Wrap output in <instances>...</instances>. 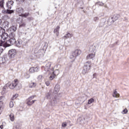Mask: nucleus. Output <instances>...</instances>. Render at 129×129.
I'll list each match as a JSON object with an SVG mask.
<instances>
[{
	"label": "nucleus",
	"instance_id": "nucleus-25",
	"mask_svg": "<svg viewBox=\"0 0 129 129\" xmlns=\"http://www.w3.org/2000/svg\"><path fill=\"white\" fill-rule=\"evenodd\" d=\"M36 86V83L33 82V83H31L29 84V87L30 88H33L34 87H35Z\"/></svg>",
	"mask_w": 129,
	"mask_h": 129
},
{
	"label": "nucleus",
	"instance_id": "nucleus-39",
	"mask_svg": "<svg viewBox=\"0 0 129 129\" xmlns=\"http://www.w3.org/2000/svg\"><path fill=\"white\" fill-rule=\"evenodd\" d=\"M34 72H38V71H39V67H34Z\"/></svg>",
	"mask_w": 129,
	"mask_h": 129
},
{
	"label": "nucleus",
	"instance_id": "nucleus-10",
	"mask_svg": "<svg viewBox=\"0 0 129 129\" xmlns=\"http://www.w3.org/2000/svg\"><path fill=\"white\" fill-rule=\"evenodd\" d=\"M9 58H14L16 55V49H12L9 51Z\"/></svg>",
	"mask_w": 129,
	"mask_h": 129
},
{
	"label": "nucleus",
	"instance_id": "nucleus-23",
	"mask_svg": "<svg viewBox=\"0 0 129 129\" xmlns=\"http://www.w3.org/2000/svg\"><path fill=\"white\" fill-rule=\"evenodd\" d=\"M17 12L19 13V14H23L24 13V10H23V8H18L17 10Z\"/></svg>",
	"mask_w": 129,
	"mask_h": 129
},
{
	"label": "nucleus",
	"instance_id": "nucleus-43",
	"mask_svg": "<svg viewBox=\"0 0 129 129\" xmlns=\"http://www.w3.org/2000/svg\"><path fill=\"white\" fill-rule=\"evenodd\" d=\"M18 43H17V46L18 47L20 46V45H21V44H22V41H18Z\"/></svg>",
	"mask_w": 129,
	"mask_h": 129
},
{
	"label": "nucleus",
	"instance_id": "nucleus-18",
	"mask_svg": "<svg viewBox=\"0 0 129 129\" xmlns=\"http://www.w3.org/2000/svg\"><path fill=\"white\" fill-rule=\"evenodd\" d=\"M5 101H6V98L5 97H0V106L3 105V104H4L5 103Z\"/></svg>",
	"mask_w": 129,
	"mask_h": 129
},
{
	"label": "nucleus",
	"instance_id": "nucleus-42",
	"mask_svg": "<svg viewBox=\"0 0 129 129\" xmlns=\"http://www.w3.org/2000/svg\"><path fill=\"white\" fill-rule=\"evenodd\" d=\"M46 98L49 99L51 97V94L50 93H47L46 96Z\"/></svg>",
	"mask_w": 129,
	"mask_h": 129
},
{
	"label": "nucleus",
	"instance_id": "nucleus-46",
	"mask_svg": "<svg viewBox=\"0 0 129 129\" xmlns=\"http://www.w3.org/2000/svg\"><path fill=\"white\" fill-rule=\"evenodd\" d=\"M17 1L20 3H24V2H25V0H17Z\"/></svg>",
	"mask_w": 129,
	"mask_h": 129
},
{
	"label": "nucleus",
	"instance_id": "nucleus-53",
	"mask_svg": "<svg viewBox=\"0 0 129 129\" xmlns=\"http://www.w3.org/2000/svg\"><path fill=\"white\" fill-rule=\"evenodd\" d=\"M13 129H18V128L17 127V126H14V127H13Z\"/></svg>",
	"mask_w": 129,
	"mask_h": 129
},
{
	"label": "nucleus",
	"instance_id": "nucleus-15",
	"mask_svg": "<svg viewBox=\"0 0 129 129\" xmlns=\"http://www.w3.org/2000/svg\"><path fill=\"white\" fill-rule=\"evenodd\" d=\"M59 31H60V26H57L54 29L53 31V33L54 34H56V36L58 37V36H59Z\"/></svg>",
	"mask_w": 129,
	"mask_h": 129
},
{
	"label": "nucleus",
	"instance_id": "nucleus-44",
	"mask_svg": "<svg viewBox=\"0 0 129 129\" xmlns=\"http://www.w3.org/2000/svg\"><path fill=\"white\" fill-rule=\"evenodd\" d=\"M45 84L46 86H49L50 85V82L49 81H46L45 82Z\"/></svg>",
	"mask_w": 129,
	"mask_h": 129
},
{
	"label": "nucleus",
	"instance_id": "nucleus-30",
	"mask_svg": "<svg viewBox=\"0 0 129 129\" xmlns=\"http://www.w3.org/2000/svg\"><path fill=\"white\" fill-rule=\"evenodd\" d=\"M79 100L80 101H81V102H82V103H83V102H84V101H85V98H84V97H83V98H80L79 99Z\"/></svg>",
	"mask_w": 129,
	"mask_h": 129
},
{
	"label": "nucleus",
	"instance_id": "nucleus-8",
	"mask_svg": "<svg viewBox=\"0 0 129 129\" xmlns=\"http://www.w3.org/2000/svg\"><path fill=\"white\" fill-rule=\"evenodd\" d=\"M8 36L9 35H8V33H6V30H4V32L0 34V37H1L2 40L4 41H6V40L8 39Z\"/></svg>",
	"mask_w": 129,
	"mask_h": 129
},
{
	"label": "nucleus",
	"instance_id": "nucleus-38",
	"mask_svg": "<svg viewBox=\"0 0 129 129\" xmlns=\"http://www.w3.org/2000/svg\"><path fill=\"white\" fill-rule=\"evenodd\" d=\"M3 52H4V49L3 48V46H0V55H2Z\"/></svg>",
	"mask_w": 129,
	"mask_h": 129
},
{
	"label": "nucleus",
	"instance_id": "nucleus-49",
	"mask_svg": "<svg viewBox=\"0 0 129 129\" xmlns=\"http://www.w3.org/2000/svg\"><path fill=\"white\" fill-rule=\"evenodd\" d=\"M0 128H1V129L4 128V125H1L0 126Z\"/></svg>",
	"mask_w": 129,
	"mask_h": 129
},
{
	"label": "nucleus",
	"instance_id": "nucleus-28",
	"mask_svg": "<svg viewBox=\"0 0 129 129\" xmlns=\"http://www.w3.org/2000/svg\"><path fill=\"white\" fill-rule=\"evenodd\" d=\"M9 87L10 88V89H14V88H15V86H14L13 83L9 85Z\"/></svg>",
	"mask_w": 129,
	"mask_h": 129
},
{
	"label": "nucleus",
	"instance_id": "nucleus-13",
	"mask_svg": "<svg viewBox=\"0 0 129 129\" xmlns=\"http://www.w3.org/2000/svg\"><path fill=\"white\" fill-rule=\"evenodd\" d=\"M89 52L93 54H96V47L95 46H91L89 49Z\"/></svg>",
	"mask_w": 129,
	"mask_h": 129
},
{
	"label": "nucleus",
	"instance_id": "nucleus-35",
	"mask_svg": "<svg viewBox=\"0 0 129 129\" xmlns=\"http://www.w3.org/2000/svg\"><path fill=\"white\" fill-rule=\"evenodd\" d=\"M121 113H122V114H125L127 113V109H125L123 110L121 112Z\"/></svg>",
	"mask_w": 129,
	"mask_h": 129
},
{
	"label": "nucleus",
	"instance_id": "nucleus-19",
	"mask_svg": "<svg viewBox=\"0 0 129 129\" xmlns=\"http://www.w3.org/2000/svg\"><path fill=\"white\" fill-rule=\"evenodd\" d=\"M4 4L5 0H0V8H1V9H3V10L5 9V7L4 6Z\"/></svg>",
	"mask_w": 129,
	"mask_h": 129
},
{
	"label": "nucleus",
	"instance_id": "nucleus-33",
	"mask_svg": "<svg viewBox=\"0 0 129 129\" xmlns=\"http://www.w3.org/2000/svg\"><path fill=\"white\" fill-rule=\"evenodd\" d=\"M24 76L26 79L30 78V75L28 73H26Z\"/></svg>",
	"mask_w": 129,
	"mask_h": 129
},
{
	"label": "nucleus",
	"instance_id": "nucleus-6",
	"mask_svg": "<svg viewBox=\"0 0 129 129\" xmlns=\"http://www.w3.org/2000/svg\"><path fill=\"white\" fill-rule=\"evenodd\" d=\"M34 97L35 96H31L27 100L26 104H27V105H28L29 106H31V105H33V104H34L35 101H36V100H33Z\"/></svg>",
	"mask_w": 129,
	"mask_h": 129
},
{
	"label": "nucleus",
	"instance_id": "nucleus-52",
	"mask_svg": "<svg viewBox=\"0 0 129 129\" xmlns=\"http://www.w3.org/2000/svg\"><path fill=\"white\" fill-rule=\"evenodd\" d=\"M79 104H80V103H77V102L76 103V105H79Z\"/></svg>",
	"mask_w": 129,
	"mask_h": 129
},
{
	"label": "nucleus",
	"instance_id": "nucleus-14",
	"mask_svg": "<svg viewBox=\"0 0 129 129\" xmlns=\"http://www.w3.org/2000/svg\"><path fill=\"white\" fill-rule=\"evenodd\" d=\"M94 57H95V53L90 52V53L87 56L86 59L87 60H89V59L93 60V58H94Z\"/></svg>",
	"mask_w": 129,
	"mask_h": 129
},
{
	"label": "nucleus",
	"instance_id": "nucleus-41",
	"mask_svg": "<svg viewBox=\"0 0 129 129\" xmlns=\"http://www.w3.org/2000/svg\"><path fill=\"white\" fill-rule=\"evenodd\" d=\"M66 126H67V123H66V122L62 123V127H66Z\"/></svg>",
	"mask_w": 129,
	"mask_h": 129
},
{
	"label": "nucleus",
	"instance_id": "nucleus-17",
	"mask_svg": "<svg viewBox=\"0 0 129 129\" xmlns=\"http://www.w3.org/2000/svg\"><path fill=\"white\" fill-rule=\"evenodd\" d=\"M73 37V34L67 32V34L63 36L65 39H69V38H72Z\"/></svg>",
	"mask_w": 129,
	"mask_h": 129
},
{
	"label": "nucleus",
	"instance_id": "nucleus-7",
	"mask_svg": "<svg viewBox=\"0 0 129 129\" xmlns=\"http://www.w3.org/2000/svg\"><path fill=\"white\" fill-rule=\"evenodd\" d=\"M51 62L50 61H48L46 63L45 67L44 68V70L46 72H49L52 70L50 69L51 67Z\"/></svg>",
	"mask_w": 129,
	"mask_h": 129
},
{
	"label": "nucleus",
	"instance_id": "nucleus-3",
	"mask_svg": "<svg viewBox=\"0 0 129 129\" xmlns=\"http://www.w3.org/2000/svg\"><path fill=\"white\" fill-rule=\"evenodd\" d=\"M15 43L16 39H15V38H12L5 43L4 48H7V47H10V46L14 45V44H15Z\"/></svg>",
	"mask_w": 129,
	"mask_h": 129
},
{
	"label": "nucleus",
	"instance_id": "nucleus-40",
	"mask_svg": "<svg viewBox=\"0 0 129 129\" xmlns=\"http://www.w3.org/2000/svg\"><path fill=\"white\" fill-rule=\"evenodd\" d=\"M29 13H27L24 14H22L23 17H25V18H27V17H28V16H29Z\"/></svg>",
	"mask_w": 129,
	"mask_h": 129
},
{
	"label": "nucleus",
	"instance_id": "nucleus-34",
	"mask_svg": "<svg viewBox=\"0 0 129 129\" xmlns=\"http://www.w3.org/2000/svg\"><path fill=\"white\" fill-rule=\"evenodd\" d=\"M14 102L13 101H10V108H12V107H14Z\"/></svg>",
	"mask_w": 129,
	"mask_h": 129
},
{
	"label": "nucleus",
	"instance_id": "nucleus-21",
	"mask_svg": "<svg viewBox=\"0 0 129 129\" xmlns=\"http://www.w3.org/2000/svg\"><path fill=\"white\" fill-rule=\"evenodd\" d=\"M10 118L11 121H14L15 120V115L13 113H11L10 115Z\"/></svg>",
	"mask_w": 129,
	"mask_h": 129
},
{
	"label": "nucleus",
	"instance_id": "nucleus-48",
	"mask_svg": "<svg viewBox=\"0 0 129 129\" xmlns=\"http://www.w3.org/2000/svg\"><path fill=\"white\" fill-rule=\"evenodd\" d=\"M93 78H94V77H96V74L95 73L93 75Z\"/></svg>",
	"mask_w": 129,
	"mask_h": 129
},
{
	"label": "nucleus",
	"instance_id": "nucleus-29",
	"mask_svg": "<svg viewBox=\"0 0 129 129\" xmlns=\"http://www.w3.org/2000/svg\"><path fill=\"white\" fill-rule=\"evenodd\" d=\"M92 102H94V99L91 98L88 100V104H91V103H92Z\"/></svg>",
	"mask_w": 129,
	"mask_h": 129
},
{
	"label": "nucleus",
	"instance_id": "nucleus-11",
	"mask_svg": "<svg viewBox=\"0 0 129 129\" xmlns=\"http://www.w3.org/2000/svg\"><path fill=\"white\" fill-rule=\"evenodd\" d=\"M59 91H60V85L56 84L55 86L53 93V94H57V93H59Z\"/></svg>",
	"mask_w": 129,
	"mask_h": 129
},
{
	"label": "nucleus",
	"instance_id": "nucleus-20",
	"mask_svg": "<svg viewBox=\"0 0 129 129\" xmlns=\"http://www.w3.org/2000/svg\"><path fill=\"white\" fill-rule=\"evenodd\" d=\"M3 26H4L5 28H9L10 26V22H9V21H5Z\"/></svg>",
	"mask_w": 129,
	"mask_h": 129
},
{
	"label": "nucleus",
	"instance_id": "nucleus-22",
	"mask_svg": "<svg viewBox=\"0 0 129 129\" xmlns=\"http://www.w3.org/2000/svg\"><path fill=\"white\" fill-rule=\"evenodd\" d=\"M113 97H119V94L117 93V91H114L113 93Z\"/></svg>",
	"mask_w": 129,
	"mask_h": 129
},
{
	"label": "nucleus",
	"instance_id": "nucleus-27",
	"mask_svg": "<svg viewBox=\"0 0 129 129\" xmlns=\"http://www.w3.org/2000/svg\"><path fill=\"white\" fill-rule=\"evenodd\" d=\"M29 73H35V70L34 69V67L31 68L29 69Z\"/></svg>",
	"mask_w": 129,
	"mask_h": 129
},
{
	"label": "nucleus",
	"instance_id": "nucleus-24",
	"mask_svg": "<svg viewBox=\"0 0 129 129\" xmlns=\"http://www.w3.org/2000/svg\"><path fill=\"white\" fill-rule=\"evenodd\" d=\"M43 78H44V77L42 75H40L37 77V80L39 81H42V80H43Z\"/></svg>",
	"mask_w": 129,
	"mask_h": 129
},
{
	"label": "nucleus",
	"instance_id": "nucleus-16",
	"mask_svg": "<svg viewBox=\"0 0 129 129\" xmlns=\"http://www.w3.org/2000/svg\"><path fill=\"white\" fill-rule=\"evenodd\" d=\"M50 105L51 106H56L57 105V101L56 100V99H53L51 100Z\"/></svg>",
	"mask_w": 129,
	"mask_h": 129
},
{
	"label": "nucleus",
	"instance_id": "nucleus-47",
	"mask_svg": "<svg viewBox=\"0 0 129 129\" xmlns=\"http://www.w3.org/2000/svg\"><path fill=\"white\" fill-rule=\"evenodd\" d=\"M2 106H0V114L1 113H2Z\"/></svg>",
	"mask_w": 129,
	"mask_h": 129
},
{
	"label": "nucleus",
	"instance_id": "nucleus-2",
	"mask_svg": "<svg viewBox=\"0 0 129 129\" xmlns=\"http://www.w3.org/2000/svg\"><path fill=\"white\" fill-rule=\"evenodd\" d=\"M81 54V50L80 49H76L72 52L70 58L71 59H75L77 56H79Z\"/></svg>",
	"mask_w": 129,
	"mask_h": 129
},
{
	"label": "nucleus",
	"instance_id": "nucleus-37",
	"mask_svg": "<svg viewBox=\"0 0 129 129\" xmlns=\"http://www.w3.org/2000/svg\"><path fill=\"white\" fill-rule=\"evenodd\" d=\"M5 32V29L2 27H0V35H2V33Z\"/></svg>",
	"mask_w": 129,
	"mask_h": 129
},
{
	"label": "nucleus",
	"instance_id": "nucleus-45",
	"mask_svg": "<svg viewBox=\"0 0 129 129\" xmlns=\"http://www.w3.org/2000/svg\"><path fill=\"white\" fill-rule=\"evenodd\" d=\"M94 21H95V22H96V21H98V17L94 18Z\"/></svg>",
	"mask_w": 129,
	"mask_h": 129
},
{
	"label": "nucleus",
	"instance_id": "nucleus-31",
	"mask_svg": "<svg viewBox=\"0 0 129 129\" xmlns=\"http://www.w3.org/2000/svg\"><path fill=\"white\" fill-rule=\"evenodd\" d=\"M11 30H12V31L13 32H16L17 31V27H16V26H12L11 27Z\"/></svg>",
	"mask_w": 129,
	"mask_h": 129
},
{
	"label": "nucleus",
	"instance_id": "nucleus-54",
	"mask_svg": "<svg viewBox=\"0 0 129 129\" xmlns=\"http://www.w3.org/2000/svg\"><path fill=\"white\" fill-rule=\"evenodd\" d=\"M42 68H44V67H42Z\"/></svg>",
	"mask_w": 129,
	"mask_h": 129
},
{
	"label": "nucleus",
	"instance_id": "nucleus-50",
	"mask_svg": "<svg viewBox=\"0 0 129 129\" xmlns=\"http://www.w3.org/2000/svg\"><path fill=\"white\" fill-rule=\"evenodd\" d=\"M99 6H103V3H99Z\"/></svg>",
	"mask_w": 129,
	"mask_h": 129
},
{
	"label": "nucleus",
	"instance_id": "nucleus-4",
	"mask_svg": "<svg viewBox=\"0 0 129 129\" xmlns=\"http://www.w3.org/2000/svg\"><path fill=\"white\" fill-rule=\"evenodd\" d=\"M48 72L50 75L49 77L50 80H53V79L56 77V75L59 74V71L58 70H55L54 72H53V70H50V71Z\"/></svg>",
	"mask_w": 129,
	"mask_h": 129
},
{
	"label": "nucleus",
	"instance_id": "nucleus-9",
	"mask_svg": "<svg viewBox=\"0 0 129 129\" xmlns=\"http://www.w3.org/2000/svg\"><path fill=\"white\" fill-rule=\"evenodd\" d=\"M18 22L20 24V27H25L26 26V21L23 20L22 18H18Z\"/></svg>",
	"mask_w": 129,
	"mask_h": 129
},
{
	"label": "nucleus",
	"instance_id": "nucleus-1",
	"mask_svg": "<svg viewBox=\"0 0 129 129\" xmlns=\"http://www.w3.org/2000/svg\"><path fill=\"white\" fill-rule=\"evenodd\" d=\"M91 61H87L85 63V66L83 68L82 74L83 75H85L87 73H88V71L90 70V69L91 68Z\"/></svg>",
	"mask_w": 129,
	"mask_h": 129
},
{
	"label": "nucleus",
	"instance_id": "nucleus-36",
	"mask_svg": "<svg viewBox=\"0 0 129 129\" xmlns=\"http://www.w3.org/2000/svg\"><path fill=\"white\" fill-rule=\"evenodd\" d=\"M18 96H19V95L18 94H16L15 95H13V97H12L13 100H14V99H16V98H17Z\"/></svg>",
	"mask_w": 129,
	"mask_h": 129
},
{
	"label": "nucleus",
	"instance_id": "nucleus-51",
	"mask_svg": "<svg viewBox=\"0 0 129 129\" xmlns=\"http://www.w3.org/2000/svg\"><path fill=\"white\" fill-rule=\"evenodd\" d=\"M3 91H6V87H4V88H3Z\"/></svg>",
	"mask_w": 129,
	"mask_h": 129
},
{
	"label": "nucleus",
	"instance_id": "nucleus-32",
	"mask_svg": "<svg viewBox=\"0 0 129 129\" xmlns=\"http://www.w3.org/2000/svg\"><path fill=\"white\" fill-rule=\"evenodd\" d=\"M7 14H13V13H14V10H10L9 9H7Z\"/></svg>",
	"mask_w": 129,
	"mask_h": 129
},
{
	"label": "nucleus",
	"instance_id": "nucleus-5",
	"mask_svg": "<svg viewBox=\"0 0 129 129\" xmlns=\"http://www.w3.org/2000/svg\"><path fill=\"white\" fill-rule=\"evenodd\" d=\"M12 84H13L14 88L17 90L22 88V84H21L17 79L14 80V81L12 82Z\"/></svg>",
	"mask_w": 129,
	"mask_h": 129
},
{
	"label": "nucleus",
	"instance_id": "nucleus-12",
	"mask_svg": "<svg viewBox=\"0 0 129 129\" xmlns=\"http://www.w3.org/2000/svg\"><path fill=\"white\" fill-rule=\"evenodd\" d=\"M6 6L8 10H11L13 6H14V2L13 1H8L6 4Z\"/></svg>",
	"mask_w": 129,
	"mask_h": 129
},
{
	"label": "nucleus",
	"instance_id": "nucleus-26",
	"mask_svg": "<svg viewBox=\"0 0 129 129\" xmlns=\"http://www.w3.org/2000/svg\"><path fill=\"white\" fill-rule=\"evenodd\" d=\"M113 21L115 22V21H117L118 19V16L117 15H114L112 18Z\"/></svg>",
	"mask_w": 129,
	"mask_h": 129
}]
</instances>
